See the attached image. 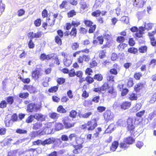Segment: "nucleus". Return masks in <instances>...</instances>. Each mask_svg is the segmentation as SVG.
<instances>
[{"mask_svg":"<svg viewBox=\"0 0 156 156\" xmlns=\"http://www.w3.org/2000/svg\"><path fill=\"white\" fill-rule=\"evenodd\" d=\"M29 94L27 93H20L19 94V97L22 98H26L28 96Z\"/></svg>","mask_w":156,"mask_h":156,"instance_id":"8fccbe9b","label":"nucleus"},{"mask_svg":"<svg viewBox=\"0 0 156 156\" xmlns=\"http://www.w3.org/2000/svg\"><path fill=\"white\" fill-rule=\"evenodd\" d=\"M42 70L41 68H36L34 70L32 74V77L35 80H37L42 74Z\"/></svg>","mask_w":156,"mask_h":156,"instance_id":"f03ea898","label":"nucleus"},{"mask_svg":"<svg viewBox=\"0 0 156 156\" xmlns=\"http://www.w3.org/2000/svg\"><path fill=\"white\" fill-rule=\"evenodd\" d=\"M117 41L119 43H122L124 42L125 41V38L123 37L119 36L116 39Z\"/></svg>","mask_w":156,"mask_h":156,"instance_id":"3c124183","label":"nucleus"},{"mask_svg":"<svg viewBox=\"0 0 156 156\" xmlns=\"http://www.w3.org/2000/svg\"><path fill=\"white\" fill-rule=\"evenodd\" d=\"M129 145L128 144L126 143V142L123 140L119 144V147L122 149L126 150L129 147Z\"/></svg>","mask_w":156,"mask_h":156,"instance_id":"ddd939ff","label":"nucleus"},{"mask_svg":"<svg viewBox=\"0 0 156 156\" xmlns=\"http://www.w3.org/2000/svg\"><path fill=\"white\" fill-rule=\"evenodd\" d=\"M119 144L118 141H115L113 142L112 145L110 147V151H115L118 147Z\"/></svg>","mask_w":156,"mask_h":156,"instance_id":"9d476101","label":"nucleus"},{"mask_svg":"<svg viewBox=\"0 0 156 156\" xmlns=\"http://www.w3.org/2000/svg\"><path fill=\"white\" fill-rule=\"evenodd\" d=\"M127 46L126 44L125 43H121L118 46L117 48L119 51H122Z\"/></svg>","mask_w":156,"mask_h":156,"instance_id":"412c9836","label":"nucleus"},{"mask_svg":"<svg viewBox=\"0 0 156 156\" xmlns=\"http://www.w3.org/2000/svg\"><path fill=\"white\" fill-rule=\"evenodd\" d=\"M131 103L130 102L125 101L122 103L120 106H121V108L125 110L128 109L130 106Z\"/></svg>","mask_w":156,"mask_h":156,"instance_id":"9b49d317","label":"nucleus"},{"mask_svg":"<svg viewBox=\"0 0 156 156\" xmlns=\"http://www.w3.org/2000/svg\"><path fill=\"white\" fill-rule=\"evenodd\" d=\"M76 112L74 110H72L70 113L69 116L73 118H75L76 115Z\"/></svg>","mask_w":156,"mask_h":156,"instance_id":"6e6d98bb","label":"nucleus"},{"mask_svg":"<svg viewBox=\"0 0 156 156\" xmlns=\"http://www.w3.org/2000/svg\"><path fill=\"white\" fill-rule=\"evenodd\" d=\"M58 87L57 86H54L51 87L48 90L49 92L53 93L55 92L58 89Z\"/></svg>","mask_w":156,"mask_h":156,"instance_id":"37998d69","label":"nucleus"},{"mask_svg":"<svg viewBox=\"0 0 156 156\" xmlns=\"http://www.w3.org/2000/svg\"><path fill=\"white\" fill-rule=\"evenodd\" d=\"M141 103H137L136 106L132 108L133 112H134L138 111L141 108Z\"/></svg>","mask_w":156,"mask_h":156,"instance_id":"4be33fe9","label":"nucleus"},{"mask_svg":"<svg viewBox=\"0 0 156 156\" xmlns=\"http://www.w3.org/2000/svg\"><path fill=\"white\" fill-rule=\"evenodd\" d=\"M106 51L105 50L101 51L99 54V57L101 58L104 57L105 56Z\"/></svg>","mask_w":156,"mask_h":156,"instance_id":"052dcab7","label":"nucleus"},{"mask_svg":"<svg viewBox=\"0 0 156 156\" xmlns=\"http://www.w3.org/2000/svg\"><path fill=\"white\" fill-rule=\"evenodd\" d=\"M72 145V144L71 143H68L67 142H64L62 144V145H61V146H60V147L64 148L67 147L69 146Z\"/></svg>","mask_w":156,"mask_h":156,"instance_id":"864d4df0","label":"nucleus"},{"mask_svg":"<svg viewBox=\"0 0 156 156\" xmlns=\"http://www.w3.org/2000/svg\"><path fill=\"white\" fill-rule=\"evenodd\" d=\"M51 56L49 55H46L44 54H42L40 56V58L42 60H44L45 59L48 60L51 59Z\"/></svg>","mask_w":156,"mask_h":156,"instance_id":"a211bd4d","label":"nucleus"},{"mask_svg":"<svg viewBox=\"0 0 156 156\" xmlns=\"http://www.w3.org/2000/svg\"><path fill=\"white\" fill-rule=\"evenodd\" d=\"M84 23L88 27H90L93 25V23L89 20H85Z\"/></svg>","mask_w":156,"mask_h":156,"instance_id":"603ef678","label":"nucleus"},{"mask_svg":"<svg viewBox=\"0 0 156 156\" xmlns=\"http://www.w3.org/2000/svg\"><path fill=\"white\" fill-rule=\"evenodd\" d=\"M71 36H74L75 37L76 34V28H72L71 32L70 33Z\"/></svg>","mask_w":156,"mask_h":156,"instance_id":"de8ad7c7","label":"nucleus"},{"mask_svg":"<svg viewBox=\"0 0 156 156\" xmlns=\"http://www.w3.org/2000/svg\"><path fill=\"white\" fill-rule=\"evenodd\" d=\"M126 143H127L129 145L132 144L134 141V140L131 137L129 136L124 139Z\"/></svg>","mask_w":156,"mask_h":156,"instance_id":"f3484780","label":"nucleus"},{"mask_svg":"<svg viewBox=\"0 0 156 156\" xmlns=\"http://www.w3.org/2000/svg\"><path fill=\"white\" fill-rule=\"evenodd\" d=\"M100 99V97L99 96H97L94 97L92 99V101H90L91 105L92 104V102L93 101L95 103H98Z\"/></svg>","mask_w":156,"mask_h":156,"instance_id":"58836bf2","label":"nucleus"},{"mask_svg":"<svg viewBox=\"0 0 156 156\" xmlns=\"http://www.w3.org/2000/svg\"><path fill=\"white\" fill-rule=\"evenodd\" d=\"M156 116V112H153L149 114L148 118H147V120L148 122H150L152 119Z\"/></svg>","mask_w":156,"mask_h":156,"instance_id":"2eb2a0df","label":"nucleus"},{"mask_svg":"<svg viewBox=\"0 0 156 156\" xmlns=\"http://www.w3.org/2000/svg\"><path fill=\"white\" fill-rule=\"evenodd\" d=\"M137 51V49L133 47L130 48L128 49V51L130 53L135 54Z\"/></svg>","mask_w":156,"mask_h":156,"instance_id":"a19ab883","label":"nucleus"},{"mask_svg":"<svg viewBox=\"0 0 156 156\" xmlns=\"http://www.w3.org/2000/svg\"><path fill=\"white\" fill-rule=\"evenodd\" d=\"M81 8L83 9H85L88 8L87 5L85 2H81Z\"/></svg>","mask_w":156,"mask_h":156,"instance_id":"4d7b16f0","label":"nucleus"},{"mask_svg":"<svg viewBox=\"0 0 156 156\" xmlns=\"http://www.w3.org/2000/svg\"><path fill=\"white\" fill-rule=\"evenodd\" d=\"M55 41L58 45H61L62 44V41L60 37L58 36L55 37Z\"/></svg>","mask_w":156,"mask_h":156,"instance_id":"49530a36","label":"nucleus"},{"mask_svg":"<svg viewBox=\"0 0 156 156\" xmlns=\"http://www.w3.org/2000/svg\"><path fill=\"white\" fill-rule=\"evenodd\" d=\"M43 126L42 123L40 122H37L33 124L32 129L34 130L40 129Z\"/></svg>","mask_w":156,"mask_h":156,"instance_id":"6e6552de","label":"nucleus"},{"mask_svg":"<svg viewBox=\"0 0 156 156\" xmlns=\"http://www.w3.org/2000/svg\"><path fill=\"white\" fill-rule=\"evenodd\" d=\"M94 79H96L98 81H101L103 79V77L101 74H96L94 76Z\"/></svg>","mask_w":156,"mask_h":156,"instance_id":"2f4dec72","label":"nucleus"},{"mask_svg":"<svg viewBox=\"0 0 156 156\" xmlns=\"http://www.w3.org/2000/svg\"><path fill=\"white\" fill-rule=\"evenodd\" d=\"M97 65V62L95 60H93L90 63V66L91 68H93L96 66Z\"/></svg>","mask_w":156,"mask_h":156,"instance_id":"e2e57ef3","label":"nucleus"},{"mask_svg":"<svg viewBox=\"0 0 156 156\" xmlns=\"http://www.w3.org/2000/svg\"><path fill=\"white\" fill-rule=\"evenodd\" d=\"M121 20L126 24H128L129 23V18L127 16H123L121 18Z\"/></svg>","mask_w":156,"mask_h":156,"instance_id":"e433bc0d","label":"nucleus"},{"mask_svg":"<svg viewBox=\"0 0 156 156\" xmlns=\"http://www.w3.org/2000/svg\"><path fill=\"white\" fill-rule=\"evenodd\" d=\"M27 110L30 112H37L40 108V105L34 103H31L28 104L27 106Z\"/></svg>","mask_w":156,"mask_h":156,"instance_id":"f257e3e1","label":"nucleus"},{"mask_svg":"<svg viewBox=\"0 0 156 156\" xmlns=\"http://www.w3.org/2000/svg\"><path fill=\"white\" fill-rule=\"evenodd\" d=\"M144 31V27H140L139 30L135 33V36L138 37H142Z\"/></svg>","mask_w":156,"mask_h":156,"instance_id":"1a4fd4ad","label":"nucleus"},{"mask_svg":"<svg viewBox=\"0 0 156 156\" xmlns=\"http://www.w3.org/2000/svg\"><path fill=\"white\" fill-rule=\"evenodd\" d=\"M143 87V84L141 83H139L135 86V90L138 92Z\"/></svg>","mask_w":156,"mask_h":156,"instance_id":"a878e982","label":"nucleus"},{"mask_svg":"<svg viewBox=\"0 0 156 156\" xmlns=\"http://www.w3.org/2000/svg\"><path fill=\"white\" fill-rule=\"evenodd\" d=\"M27 131L26 130L22 129H17L16 131V132L19 134H24L27 133Z\"/></svg>","mask_w":156,"mask_h":156,"instance_id":"cd10ccee","label":"nucleus"},{"mask_svg":"<svg viewBox=\"0 0 156 156\" xmlns=\"http://www.w3.org/2000/svg\"><path fill=\"white\" fill-rule=\"evenodd\" d=\"M55 142V139L53 138H49L45 140L42 142L41 144L45 145L46 144H50L53 143Z\"/></svg>","mask_w":156,"mask_h":156,"instance_id":"f8f14e48","label":"nucleus"},{"mask_svg":"<svg viewBox=\"0 0 156 156\" xmlns=\"http://www.w3.org/2000/svg\"><path fill=\"white\" fill-rule=\"evenodd\" d=\"M7 103L4 100L1 101L0 103V108H4L6 107Z\"/></svg>","mask_w":156,"mask_h":156,"instance_id":"a18cd8bd","label":"nucleus"},{"mask_svg":"<svg viewBox=\"0 0 156 156\" xmlns=\"http://www.w3.org/2000/svg\"><path fill=\"white\" fill-rule=\"evenodd\" d=\"M92 114L91 112H89L84 114H81L80 115V117H82L84 118H87Z\"/></svg>","mask_w":156,"mask_h":156,"instance_id":"5701e85b","label":"nucleus"},{"mask_svg":"<svg viewBox=\"0 0 156 156\" xmlns=\"http://www.w3.org/2000/svg\"><path fill=\"white\" fill-rule=\"evenodd\" d=\"M96 25H93L90 27L88 31L89 33H93L96 28Z\"/></svg>","mask_w":156,"mask_h":156,"instance_id":"4c0bfd02","label":"nucleus"},{"mask_svg":"<svg viewBox=\"0 0 156 156\" xmlns=\"http://www.w3.org/2000/svg\"><path fill=\"white\" fill-rule=\"evenodd\" d=\"M34 115V118L37 121H43L45 120V116L41 114L36 113Z\"/></svg>","mask_w":156,"mask_h":156,"instance_id":"0eeeda50","label":"nucleus"},{"mask_svg":"<svg viewBox=\"0 0 156 156\" xmlns=\"http://www.w3.org/2000/svg\"><path fill=\"white\" fill-rule=\"evenodd\" d=\"M152 24L150 23H145L144 25V28L146 30H149L152 28Z\"/></svg>","mask_w":156,"mask_h":156,"instance_id":"ea45409f","label":"nucleus"},{"mask_svg":"<svg viewBox=\"0 0 156 156\" xmlns=\"http://www.w3.org/2000/svg\"><path fill=\"white\" fill-rule=\"evenodd\" d=\"M76 135L75 133L71 134L69 136V138L70 141H72L73 139H76Z\"/></svg>","mask_w":156,"mask_h":156,"instance_id":"c03bdc74","label":"nucleus"},{"mask_svg":"<svg viewBox=\"0 0 156 156\" xmlns=\"http://www.w3.org/2000/svg\"><path fill=\"white\" fill-rule=\"evenodd\" d=\"M108 92L111 94L110 95L112 98H114L116 97V92L112 88L109 89Z\"/></svg>","mask_w":156,"mask_h":156,"instance_id":"aec40b11","label":"nucleus"},{"mask_svg":"<svg viewBox=\"0 0 156 156\" xmlns=\"http://www.w3.org/2000/svg\"><path fill=\"white\" fill-rule=\"evenodd\" d=\"M90 59L89 56L88 55H83L80 56L77 59V61L79 63H82L83 61L88 62Z\"/></svg>","mask_w":156,"mask_h":156,"instance_id":"423d86ee","label":"nucleus"},{"mask_svg":"<svg viewBox=\"0 0 156 156\" xmlns=\"http://www.w3.org/2000/svg\"><path fill=\"white\" fill-rule=\"evenodd\" d=\"M114 124H110L107 129L105 131L106 133H110L112 132L114 130Z\"/></svg>","mask_w":156,"mask_h":156,"instance_id":"dca6fc26","label":"nucleus"},{"mask_svg":"<svg viewBox=\"0 0 156 156\" xmlns=\"http://www.w3.org/2000/svg\"><path fill=\"white\" fill-rule=\"evenodd\" d=\"M104 116L105 121L108 122L113 119L114 115L110 111L107 110L104 112Z\"/></svg>","mask_w":156,"mask_h":156,"instance_id":"39448f33","label":"nucleus"},{"mask_svg":"<svg viewBox=\"0 0 156 156\" xmlns=\"http://www.w3.org/2000/svg\"><path fill=\"white\" fill-rule=\"evenodd\" d=\"M117 124L120 126H125L126 124V121L123 119L119 120L117 122Z\"/></svg>","mask_w":156,"mask_h":156,"instance_id":"4468645a","label":"nucleus"},{"mask_svg":"<svg viewBox=\"0 0 156 156\" xmlns=\"http://www.w3.org/2000/svg\"><path fill=\"white\" fill-rule=\"evenodd\" d=\"M7 101L9 104H12L14 101L13 97L12 96L8 97L7 99Z\"/></svg>","mask_w":156,"mask_h":156,"instance_id":"09e8293b","label":"nucleus"},{"mask_svg":"<svg viewBox=\"0 0 156 156\" xmlns=\"http://www.w3.org/2000/svg\"><path fill=\"white\" fill-rule=\"evenodd\" d=\"M134 120L131 118H129L126 121L127 124V128L129 131L131 133L133 132L135 127L133 125Z\"/></svg>","mask_w":156,"mask_h":156,"instance_id":"20e7f679","label":"nucleus"},{"mask_svg":"<svg viewBox=\"0 0 156 156\" xmlns=\"http://www.w3.org/2000/svg\"><path fill=\"white\" fill-rule=\"evenodd\" d=\"M65 127L66 128H69L74 126V123H71L66 121H65L64 123Z\"/></svg>","mask_w":156,"mask_h":156,"instance_id":"bb28decb","label":"nucleus"},{"mask_svg":"<svg viewBox=\"0 0 156 156\" xmlns=\"http://www.w3.org/2000/svg\"><path fill=\"white\" fill-rule=\"evenodd\" d=\"M27 140V139L26 138L20 139L14 143V144H19L20 143L24 142L25 140Z\"/></svg>","mask_w":156,"mask_h":156,"instance_id":"5fc2aeb1","label":"nucleus"},{"mask_svg":"<svg viewBox=\"0 0 156 156\" xmlns=\"http://www.w3.org/2000/svg\"><path fill=\"white\" fill-rule=\"evenodd\" d=\"M106 109L105 107L101 106H100L97 108V110L98 111L100 112H102L105 111Z\"/></svg>","mask_w":156,"mask_h":156,"instance_id":"0e129e2a","label":"nucleus"},{"mask_svg":"<svg viewBox=\"0 0 156 156\" xmlns=\"http://www.w3.org/2000/svg\"><path fill=\"white\" fill-rule=\"evenodd\" d=\"M156 101V92L152 96L150 101L151 103H153Z\"/></svg>","mask_w":156,"mask_h":156,"instance_id":"338daca9","label":"nucleus"},{"mask_svg":"<svg viewBox=\"0 0 156 156\" xmlns=\"http://www.w3.org/2000/svg\"><path fill=\"white\" fill-rule=\"evenodd\" d=\"M101 13V12L99 10H97L93 12L92 13V15L94 16H99Z\"/></svg>","mask_w":156,"mask_h":156,"instance_id":"bf43d9fd","label":"nucleus"},{"mask_svg":"<svg viewBox=\"0 0 156 156\" xmlns=\"http://www.w3.org/2000/svg\"><path fill=\"white\" fill-rule=\"evenodd\" d=\"M76 14V12L74 10H72L68 12V16L69 17H73V16L75 15Z\"/></svg>","mask_w":156,"mask_h":156,"instance_id":"79ce46f5","label":"nucleus"},{"mask_svg":"<svg viewBox=\"0 0 156 156\" xmlns=\"http://www.w3.org/2000/svg\"><path fill=\"white\" fill-rule=\"evenodd\" d=\"M72 61L70 59L65 58L64 60V64L67 67L69 66L72 63Z\"/></svg>","mask_w":156,"mask_h":156,"instance_id":"393cba45","label":"nucleus"},{"mask_svg":"<svg viewBox=\"0 0 156 156\" xmlns=\"http://www.w3.org/2000/svg\"><path fill=\"white\" fill-rule=\"evenodd\" d=\"M42 32L40 31H38L36 33H34V37L39 38L41 37L42 35Z\"/></svg>","mask_w":156,"mask_h":156,"instance_id":"f704fd0d","label":"nucleus"},{"mask_svg":"<svg viewBox=\"0 0 156 156\" xmlns=\"http://www.w3.org/2000/svg\"><path fill=\"white\" fill-rule=\"evenodd\" d=\"M57 111L58 112L61 113H64L66 112V110L62 105H60L58 107Z\"/></svg>","mask_w":156,"mask_h":156,"instance_id":"c85d7f7f","label":"nucleus"},{"mask_svg":"<svg viewBox=\"0 0 156 156\" xmlns=\"http://www.w3.org/2000/svg\"><path fill=\"white\" fill-rule=\"evenodd\" d=\"M49 115L51 119H56L59 117V115L55 112H51L49 113Z\"/></svg>","mask_w":156,"mask_h":156,"instance_id":"6ab92c4d","label":"nucleus"},{"mask_svg":"<svg viewBox=\"0 0 156 156\" xmlns=\"http://www.w3.org/2000/svg\"><path fill=\"white\" fill-rule=\"evenodd\" d=\"M147 47L146 46H142L139 49V51L140 52L144 53L146 52L147 51Z\"/></svg>","mask_w":156,"mask_h":156,"instance_id":"c756f323","label":"nucleus"},{"mask_svg":"<svg viewBox=\"0 0 156 156\" xmlns=\"http://www.w3.org/2000/svg\"><path fill=\"white\" fill-rule=\"evenodd\" d=\"M87 125L88 127L87 128L88 130H93L97 125L96 119H94L88 121L87 122Z\"/></svg>","mask_w":156,"mask_h":156,"instance_id":"7ed1b4c3","label":"nucleus"},{"mask_svg":"<svg viewBox=\"0 0 156 156\" xmlns=\"http://www.w3.org/2000/svg\"><path fill=\"white\" fill-rule=\"evenodd\" d=\"M17 153L16 150L11 151L8 152V156H16Z\"/></svg>","mask_w":156,"mask_h":156,"instance_id":"72a5a7b5","label":"nucleus"},{"mask_svg":"<svg viewBox=\"0 0 156 156\" xmlns=\"http://www.w3.org/2000/svg\"><path fill=\"white\" fill-rule=\"evenodd\" d=\"M57 82L58 84H62L65 82V79L63 78H59L57 79Z\"/></svg>","mask_w":156,"mask_h":156,"instance_id":"774afa93","label":"nucleus"},{"mask_svg":"<svg viewBox=\"0 0 156 156\" xmlns=\"http://www.w3.org/2000/svg\"><path fill=\"white\" fill-rule=\"evenodd\" d=\"M144 145V143L141 141H139L136 144V147L139 149H140Z\"/></svg>","mask_w":156,"mask_h":156,"instance_id":"680f3d73","label":"nucleus"},{"mask_svg":"<svg viewBox=\"0 0 156 156\" xmlns=\"http://www.w3.org/2000/svg\"><path fill=\"white\" fill-rule=\"evenodd\" d=\"M133 81L131 79H129L127 80V85L128 87H132L133 86Z\"/></svg>","mask_w":156,"mask_h":156,"instance_id":"13d9d810","label":"nucleus"},{"mask_svg":"<svg viewBox=\"0 0 156 156\" xmlns=\"http://www.w3.org/2000/svg\"><path fill=\"white\" fill-rule=\"evenodd\" d=\"M34 118V115H30L26 119V122L27 123H31L33 121Z\"/></svg>","mask_w":156,"mask_h":156,"instance_id":"7c9ffc66","label":"nucleus"},{"mask_svg":"<svg viewBox=\"0 0 156 156\" xmlns=\"http://www.w3.org/2000/svg\"><path fill=\"white\" fill-rule=\"evenodd\" d=\"M105 0H96L94 5V7H99Z\"/></svg>","mask_w":156,"mask_h":156,"instance_id":"b1692460","label":"nucleus"},{"mask_svg":"<svg viewBox=\"0 0 156 156\" xmlns=\"http://www.w3.org/2000/svg\"><path fill=\"white\" fill-rule=\"evenodd\" d=\"M28 46L30 48H33L34 47V44L32 39H30L28 43Z\"/></svg>","mask_w":156,"mask_h":156,"instance_id":"69168bd1","label":"nucleus"},{"mask_svg":"<svg viewBox=\"0 0 156 156\" xmlns=\"http://www.w3.org/2000/svg\"><path fill=\"white\" fill-rule=\"evenodd\" d=\"M80 52H85L87 53H88L89 52V50L88 49H84L81 51H76L73 54V56L74 57H76V55L79 54Z\"/></svg>","mask_w":156,"mask_h":156,"instance_id":"473e14b6","label":"nucleus"},{"mask_svg":"<svg viewBox=\"0 0 156 156\" xmlns=\"http://www.w3.org/2000/svg\"><path fill=\"white\" fill-rule=\"evenodd\" d=\"M81 140L82 141V143L81 144H79L78 145L74 147L75 149L79 151H80V149L82 147V144L84 142V141H83V139H80V140Z\"/></svg>","mask_w":156,"mask_h":156,"instance_id":"c9c22d12","label":"nucleus"}]
</instances>
